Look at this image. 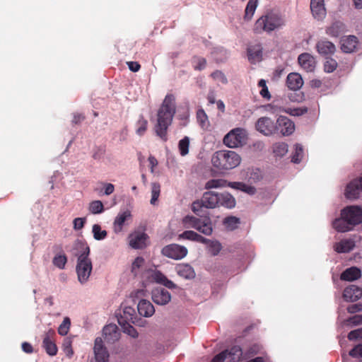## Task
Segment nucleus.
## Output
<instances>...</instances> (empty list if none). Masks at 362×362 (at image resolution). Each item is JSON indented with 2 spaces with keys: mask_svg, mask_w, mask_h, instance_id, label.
<instances>
[{
  "mask_svg": "<svg viewBox=\"0 0 362 362\" xmlns=\"http://www.w3.org/2000/svg\"><path fill=\"white\" fill-rule=\"evenodd\" d=\"M176 112L175 98L173 94H168L157 112L154 132L162 141L168 140V129L171 125Z\"/></svg>",
  "mask_w": 362,
  "mask_h": 362,
  "instance_id": "f257e3e1",
  "label": "nucleus"
},
{
  "mask_svg": "<svg viewBox=\"0 0 362 362\" xmlns=\"http://www.w3.org/2000/svg\"><path fill=\"white\" fill-rule=\"evenodd\" d=\"M76 249L78 250L75 254L77 257L76 272L78 281L83 284L88 281L93 269L92 262L89 258L90 247L87 243L78 240Z\"/></svg>",
  "mask_w": 362,
  "mask_h": 362,
  "instance_id": "f03ea898",
  "label": "nucleus"
},
{
  "mask_svg": "<svg viewBox=\"0 0 362 362\" xmlns=\"http://www.w3.org/2000/svg\"><path fill=\"white\" fill-rule=\"evenodd\" d=\"M240 156L233 151L221 150L216 151L211 157L213 166L218 170H229L240 163Z\"/></svg>",
  "mask_w": 362,
  "mask_h": 362,
  "instance_id": "7ed1b4c3",
  "label": "nucleus"
},
{
  "mask_svg": "<svg viewBox=\"0 0 362 362\" xmlns=\"http://www.w3.org/2000/svg\"><path fill=\"white\" fill-rule=\"evenodd\" d=\"M184 226L187 228H194L205 235L213 233L212 221L209 216L197 218L193 216H186L182 219Z\"/></svg>",
  "mask_w": 362,
  "mask_h": 362,
  "instance_id": "20e7f679",
  "label": "nucleus"
},
{
  "mask_svg": "<svg viewBox=\"0 0 362 362\" xmlns=\"http://www.w3.org/2000/svg\"><path fill=\"white\" fill-rule=\"evenodd\" d=\"M219 193L213 191L205 192L201 199L194 201L192 204V210L197 215H200L203 209H214L218 207Z\"/></svg>",
  "mask_w": 362,
  "mask_h": 362,
  "instance_id": "39448f33",
  "label": "nucleus"
},
{
  "mask_svg": "<svg viewBox=\"0 0 362 362\" xmlns=\"http://www.w3.org/2000/svg\"><path fill=\"white\" fill-rule=\"evenodd\" d=\"M246 131L235 128L230 131L223 138V144L228 148H233L243 146L246 143Z\"/></svg>",
  "mask_w": 362,
  "mask_h": 362,
  "instance_id": "423d86ee",
  "label": "nucleus"
},
{
  "mask_svg": "<svg viewBox=\"0 0 362 362\" xmlns=\"http://www.w3.org/2000/svg\"><path fill=\"white\" fill-rule=\"evenodd\" d=\"M282 25V20L276 15H269L259 18L255 25V31L261 32L262 30L270 32Z\"/></svg>",
  "mask_w": 362,
  "mask_h": 362,
  "instance_id": "0eeeda50",
  "label": "nucleus"
},
{
  "mask_svg": "<svg viewBox=\"0 0 362 362\" xmlns=\"http://www.w3.org/2000/svg\"><path fill=\"white\" fill-rule=\"evenodd\" d=\"M229 187L234 189L249 194V185L241 182H228L224 179H211L205 184V189L222 188Z\"/></svg>",
  "mask_w": 362,
  "mask_h": 362,
  "instance_id": "6e6552de",
  "label": "nucleus"
},
{
  "mask_svg": "<svg viewBox=\"0 0 362 362\" xmlns=\"http://www.w3.org/2000/svg\"><path fill=\"white\" fill-rule=\"evenodd\" d=\"M188 250L186 247L173 243L163 247L161 254L168 258L180 260L187 256Z\"/></svg>",
  "mask_w": 362,
  "mask_h": 362,
  "instance_id": "1a4fd4ad",
  "label": "nucleus"
},
{
  "mask_svg": "<svg viewBox=\"0 0 362 362\" xmlns=\"http://www.w3.org/2000/svg\"><path fill=\"white\" fill-rule=\"evenodd\" d=\"M340 215L346 218L354 227L362 223V209L358 206H349L341 211Z\"/></svg>",
  "mask_w": 362,
  "mask_h": 362,
  "instance_id": "9d476101",
  "label": "nucleus"
},
{
  "mask_svg": "<svg viewBox=\"0 0 362 362\" xmlns=\"http://www.w3.org/2000/svg\"><path fill=\"white\" fill-rule=\"evenodd\" d=\"M256 129L265 136H270L278 131L276 122L267 117L259 118L255 124Z\"/></svg>",
  "mask_w": 362,
  "mask_h": 362,
  "instance_id": "9b49d317",
  "label": "nucleus"
},
{
  "mask_svg": "<svg viewBox=\"0 0 362 362\" xmlns=\"http://www.w3.org/2000/svg\"><path fill=\"white\" fill-rule=\"evenodd\" d=\"M116 316L120 326L126 325L128 323L134 324L136 321V311L131 306H124L122 310L117 313Z\"/></svg>",
  "mask_w": 362,
  "mask_h": 362,
  "instance_id": "f8f14e48",
  "label": "nucleus"
},
{
  "mask_svg": "<svg viewBox=\"0 0 362 362\" xmlns=\"http://www.w3.org/2000/svg\"><path fill=\"white\" fill-rule=\"evenodd\" d=\"M93 351L95 362H108L109 354L100 337L95 339Z\"/></svg>",
  "mask_w": 362,
  "mask_h": 362,
  "instance_id": "ddd939ff",
  "label": "nucleus"
},
{
  "mask_svg": "<svg viewBox=\"0 0 362 362\" xmlns=\"http://www.w3.org/2000/svg\"><path fill=\"white\" fill-rule=\"evenodd\" d=\"M151 298L156 304L165 305L170 301L171 295L163 288H156L151 292Z\"/></svg>",
  "mask_w": 362,
  "mask_h": 362,
  "instance_id": "4468645a",
  "label": "nucleus"
},
{
  "mask_svg": "<svg viewBox=\"0 0 362 362\" xmlns=\"http://www.w3.org/2000/svg\"><path fill=\"white\" fill-rule=\"evenodd\" d=\"M276 125L283 136H289L295 130L294 123L288 117L280 116L276 120Z\"/></svg>",
  "mask_w": 362,
  "mask_h": 362,
  "instance_id": "2eb2a0df",
  "label": "nucleus"
},
{
  "mask_svg": "<svg viewBox=\"0 0 362 362\" xmlns=\"http://www.w3.org/2000/svg\"><path fill=\"white\" fill-rule=\"evenodd\" d=\"M298 64L307 72L314 71L316 62L314 57L308 53H303L298 56Z\"/></svg>",
  "mask_w": 362,
  "mask_h": 362,
  "instance_id": "dca6fc26",
  "label": "nucleus"
},
{
  "mask_svg": "<svg viewBox=\"0 0 362 362\" xmlns=\"http://www.w3.org/2000/svg\"><path fill=\"white\" fill-rule=\"evenodd\" d=\"M103 333L105 340L108 343H114L119 339L120 336L117 326L114 324L105 326L103 329Z\"/></svg>",
  "mask_w": 362,
  "mask_h": 362,
  "instance_id": "f3484780",
  "label": "nucleus"
},
{
  "mask_svg": "<svg viewBox=\"0 0 362 362\" xmlns=\"http://www.w3.org/2000/svg\"><path fill=\"white\" fill-rule=\"evenodd\" d=\"M343 297L346 301H356L362 298V288L356 285H351L344 289Z\"/></svg>",
  "mask_w": 362,
  "mask_h": 362,
  "instance_id": "a211bd4d",
  "label": "nucleus"
},
{
  "mask_svg": "<svg viewBox=\"0 0 362 362\" xmlns=\"http://www.w3.org/2000/svg\"><path fill=\"white\" fill-rule=\"evenodd\" d=\"M153 280L157 284H161L169 289L178 288L177 284L168 279L167 276L159 270H155L151 274Z\"/></svg>",
  "mask_w": 362,
  "mask_h": 362,
  "instance_id": "6ab92c4d",
  "label": "nucleus"
},
{
  "mask_svg": "<svg viewBox=\"0 0 362 362\" xmlns=\"http://www.w3.org/2000/svg\"><path fill=\"white\" fill-rule=\"evenodd\" d=\"M310 10L315 18H324L326 15L324 0H310Z\"/></svg>",
  "mask_w": 362,
  "mask_h": 362,
  "instance_id": "aec40b11",
  "label": "nucleus"
},
{
  "mask_svg": "<svg viewBox=\"0 0 362 362\" xmlns=\"http://www.w3.org/2000/svg\"><path fill=\"white\" fill-rule=\"evenodd\" d=\"M175 269L179 276L185 279H193L196 276L194 268L189 264H178Z\"/></svg>",
  "mask_w": 362,
  "mask_h": 362,
  "instance_id": "412c9836",
  "label": "nucleus"
},
{
  "mask_svg": "<svg viewBox=\"0 0 362 362\" xmlns=\"http://www.w3.org/2000/svg\"><path fill=\"white\" fill-rule=\"evenodd\" d=\"M303 80L300 74L296 72L290 73L286 78V86L290 90H298L303 85Z\"/></svg>",
  "mask_w": 362,
  "mask_h": 362,
  "instance_id": "4be33fe9",
  "label": "nucleus"
},
{
  "mask_svg": "<svg viewBox=\"0 0 362 362\" xmlns=\"http://www.w3.org/2000/svg\"><path fill=\"white\" fill-rule=\"evenodd\" d=\"M148 235L145 233H137L129 235V245L134 249H142L146 246Z\"/></svg>",
  "mask_w": 362,
  "mask_h": 362,
  "instance_id": "5701e85b",
  "label": "nucleus"
},
{
  "mask_svg": "<svg viewBox=\"0 0 362 362\" xmlns=\"http://www.w3.org/2000/svg\"><path fill=\"white\" fill-rule=\"evenodd\" d=\"M53 334H54V331L49 329L45 335L42 341V346L45 349L46 353L52 356H55L57 353V347L50 339V335Z\"/></svg>",
  "mask_w": 362,
  "mask_h": 362,
  "instance_id": "b1692460",
  "label": "nucleus"
},
{
  "mask_svg": "<svg viewBox=\"0 0 362 362\" xmlns=\"http://www.w3.org/2000/svg\"><path fill=\"white\" fill-rule=\"evenodd\" d=\"M132 214L130 211L125 210L123 211H120L116 218H115L113 223V229L115 233H119L122 230L123 226L124 225L125 221L131 218Z\"/></svg>",
  "mask_w": 362,
  "mask_h": 362,
  "instance_id": "393cba45",
  "label": "nucleus"
},
{
  "mask_svg": "<svg viewBox=\"0 0 362 362\" xmlns=\"http://www.w3.org/2000/svg\"><path fill=\"white\" fill-rule=\"evenodd\" d=\"M138 313L140 315L149 317L155 313V308L152 303L147 300L141 299L137 305Z\"/></svg>",
  "mask_w": 362,
  "mask_h": 362,
  "instance_id": "a878e982",
  "label": "nucleus"
},
{
  "mask_svg": "<svg viewBox=\"0 0 362 362\" xmlns=\"http://www.w3.org/2000/svg\"><path fill=\"white\" fill-rule=\"evenodd\" d=\"M218 207L223 206L226 209H233L235 206L236 201L234 197L228 192L219 193Z\"/></svg>",
  "mask_w": 362,
  "mask_h": 362,
  "instance_id": "bb28decb",
  "label": "nucleus"
},
{
  "mask_svg": "<svg viewBox=\"0 0 362 362\" xmlns=\"http://www.w3.org/2000/svg\"><path fill=\"white\" fill-rule=\"evenodd\" d=\"M332 227L339 233H345L350 231L353 229L352 225L344 218L341 216L340 218H335L332 223Z\"/></svg>",
  "mask_w": 362,
  "mask_h": 362,
  "instance_id": "cd10ccee",
  "label": "nucleus"
},
{
  "mask_svg": "<svg viewBox=\"0 0 362 362\" xmlns=\"http://www.w3.org/2000/svg\"><path fill=\"white\" fill-rule=\"evenodd\" d=\"M211 54L216 63L225 62L229 57V53L224 47H214Z\"/></svg>",
  "mask_w": 362,
  "mask_h": 362,
  "instance_id": "c85d7f7f",
  "label": "nucleus"
},
{
  "mask_svg": "<svg viewBox=\"0 0 362 362\" xmlns=\"http://www.w3.org/2000/svg\"><path fill=\"white\" fill-rule=\"evenodd\" d=\"M355 247V242L351 239H344L334 245V250L338 253H346Z\"/></svg>",
  "mask_w": 362,
  "mask_h": 362,
  "instance_id": "c756f323",
  "label": "nucleus"
},
{
  "mask_svg": "<svg viewBox=\"0 0 362 362\" xmlns=\"http://www.w3.org/2000/svg\"><path fill=\"white\" fill-rule=\"evenodd\" d=\"M361 276V270L356 267H352L344 271L340 276V279L344 281H352L359 279Z\"/></svg>",
  "mask_w": 362,
  "mask_h": 362,
  "instance_id": "7c9ffc66",
  "label": "nucleus"
},
{
  "mask_svg": "<svg viewBox=\"0 0 362 362\" xmlns=\"http://www.w3.org/2000/svg\"><path fill=\"white\" fill-rule=\"evenodd\" d=\"M223 351H226L225 362H239L243 355L242 349L239 346H233L230 350Z\"/></svg>",
  "mask_w": 362,
  "mask_h": 362,
  "instance_id": "2f4dec72",
  "label": "nucleus"
},
{
  "mask_svg": "<svg viewBox=\"0 0 362 362\" xmlns=\"http://www.w3.org/2000/svg\"><path fill=\"white\" fill-rule=\"evenodd\" d=\"M356 182H357L353 180L346 186L345 196L347 199H355L358 198L361 190L359 188L358 184Z\"/></svg>",
  "mask_w": 362,
  "mask_h": 362,
  "instance_id": "473e14b6",
  "label": "nucleus"
},
{
  "mask_svg": "<svg viewBox=\"0 0 362 362\" xmlns=\"http://www.w3.org/2000/svg\"><path fill=\"white\" fill-rule=\"evenodd\" d=\"M196 118L197 123L202 129L206 130L209 129L210 123L208 115L204 109L199 108L197 110L196 112Z\"/></svg>",
  "mask_w": 362,
  "mask_h": 362,
  "instance_id": "72a5a7b5",
  "label": "nucleus"
},
{
  "mask_svg": "<svg viewBox=\"0 0 362 362\" xmlns=\"http://www.w3.org/2000/svg\"><path fill=\"white\" fill-rule=\"evenodd\" d=\"M288 144L284 142H276L272 146V151L274 156L283 157L288 153Z\"/></svg>",
  "mask_w": 362,
  "mask_h": 362,
  "instance_id": "f704fd0d",
  "label": "nucleus"
},
{
  "mask_svg": "<svg viewBox=\"0 0 362 362\" xmlns=\"http://www.w3.org/2000/svg\"><path fill=\"white\" fill-rule=\"evenodd\" d=\"M344 29V25L341 22L332 23L327 29V33L333 37H337Z\"/></svg>",
  "mask_w": 362,
  "mask_h": 362,
  "instance_id": "c9c22d12",
  "label": "nucleus"
},
{
  "mask_svg": "<svg viewBox=\"0 0 362 362\" xmlns=\"http://www.w3.org/2000/svg\"><path fill=\"white\" fill-rule=\"evenodd\" d=\"M223 223L226 229L228 230H233L238 227L240 221V218L233 216H230L225 218Z\"/></svg>",
  "mask_w": 362,
  "mask_h": 362,
  "instance_id": "e433bc0d",
  "label": "nucleus"
},
{
  "mask_svg": "<svg viewBox=\"0 0 362 362\" xmlns=\"http://www.w3.org/2000/svg\"><path fill=\"white\" fill-rule=\"evenodd\" d=\"M362 324V315H356L340 322L341 327H353Z\"/></svg>",
  "mask_w": 362,
  "mask_h": 362,
  "instance_id": "4c0bfd02",
  "label": "nucleus"
},
{
  "mask_svg": "<svg viewBox=\"0 0 362 362\" xmlns=\"http://www.w3.org/2000/svg\"><path fill=\"white\" fill-rule=\"evenodd\" d=\"M92 232L93 234V238L96 240H104L107 233L105 230H102L101 227L98 224H94L92 228Z\"/></svg>",
  "mask_w": 362,
  "mask_h": 362,
  "instance_id": "58836bf2",
  "label": "nucleus"
},
{
  "mask_svg": "<svg viewBox=\"0 0 362 362\" xmlns=\"http://www.w3.org/2000/svg\"><path fill=\"white\" fill-rule=\"evenodd\" d=\"M145 260L141 257H137L132 264V272L135 276L140 274L141 269L144 264Z\"/></svg>",
  "mask_w": 362,
  "mask_h": 362,
  "instance_id": "ea45409f",
  "label": "nucleus"
},
{
  "mask_svg": "<svg viewBox=\"0 0 362 362\" xmlns=\"http://www.w3.org/2000/svg\"><path fill=\"white\" fill-rule=\"evenodd\" d=\"M88 210L93 214H101L104 211L103 204L100 200L93 201L89 204Z\"/></svg>",
  "mask_w": 362,
  "mask_h": 362,
  "instance_id": "a19ab883",
  "label": "nucleus"
},
{
  "mask_svg": "<svg viewBox=\"0 0 362 362\" xmlns=\"http://www.w3.org/2000/svg\"><path fill=\"white\" fill-rule=\"evenodd\" d=\"M189 138L188 136H185L182 139L178 144V148L180 151V153L182 156H185L189 153Z\"/></svg>",
  "mask_w": 362,
  "mask_h": 362,
  "instance_id": "79ce46f5",
  "label": "nucleus"
},
{
  "mask_svg": "<svg viewBox=\"0 0 362 362\" xmlns=\"http://www.w3.org/2000/svg\"><path fill=\"white\" fill-rule=\"evenodd\" d=\"M337 65V62L335 59L329 57H325V61L324 62V70L325 72H333L334 70H336Z\"/></svg>",
  "mask_w": 362,
  "mask_h": 362,
  "instance_id": "37998d69",
  "label": "nucleus"
},
{
  "mask_svg": "<svg viewBox=\"0 0 362 362\" xmlns=\"http://www.w3.org/2000/svg\"><path fill=\"white\" fill-rule=\"evenodd\" d=\"M67 262V257L65 255H57L54 257L53 264L60 269H63Z\"/></svg>",
  "mask_w": 362,
  "mask_h": 362,
  "instance_id": "c03bdc74",
  "label": "nucleus"
},
{
  "mask_svg": "<svg viewBox=\"0 0 362 362\" xmlns=\"http://www.w3.org/2000/svg\"><path fill=\"white\" fill-rule=\"evenodd\" d=\"M71 326V320L69 317H65L58 327V333L62 336H65L69 332Z\"/></svg>",
  "mask_w": 362,
  "mask_h": 362,
  "instance_id": "a18cd8bd",
  "label": "nucleus"
},
{
  "mask_svg": "<svg viewBox=\"0 0 362 362\" xmlns=\"http://www.w3.org/2000/svg\"><path fill=\"white\" fill-rule=\"evenodd\" d=\"M222 249V245L218 240H211L208 245L209 252L213 255H217Z\"/></svg>",
  "mask_w": 362,
  "mask_h": 362,
  "instance_id": "49530a36",
  "label": "nucleus"
},
{
  "mask_svg": "<svg viewBox=\"0 0 362 362\" xmlns=\"http://www.w3.org/2000/svg\"><path fill=\"white\" fill-rule=\"evenodd\" d=\"M303 155V146L300 144H296L295 145V152L292 156L291 161L294 163H299L302 158Z\"/></svg>",
  "mask_w": 362,
  "mask_h": 362,
  "instance_id": "de8ad7c7",
  "label": "nucleus"
},
{
  "mask_svg": "<svg viewBox=\"0 0 362 362\" xmlns=\"http://www.w3.org/2000/svg\"><path fill=\"white\" fill-rule=\"evenodd\" d=\"M160 192V186L157 182H153L151 184V204H154L155 202L158 200Z\"/></svg>",
  "mask_w": 362,
  "mask_h": 362,
  "instance_id": "09e8293b",
  "label": "nucleus"
},
{
  "mask_svg": "<svg viewBox=\"0 0 362 362\" xmlns=\"http://www.w3.org/2000/svg\"><path fill=\"white\" fill-rule=\"evenodd\" d=\"M211 77L216 81L220 82L222 84L228 83L226 76L220 70H216L211 74Z\"/></svg>",
  "mask_w": 362,
  "mask_h": 362,
  "instance_id": "8fccbe9b",
  "label": "nucleus"
},
{
  "mask_svg": "<svg viewBox=\"0 0 362 362\" xmlns=\"http://www.w3.org/2000/svg\"><path fill=\"white\" fill-rule=\"evenodd\" d=\"M283 111L292 116H300L308 112V108L305 107L296 108H285L283 109Z\"/></svg>",
  "mask_w": 362,
  "mask_h": 362,
  "instance_id": "3c124183",
  "label": "nucleus"
},
{
  "mask_svg": "<svg viewBox=\"0 0 362 362\" xmlns=\"http://www.w3.org/2000/svg\"><path fill=\"white\" fill-rule=\"evenodd\" d=\"M258 85L260 88H262L261 90L259 91L261 96L264 98L269 100L271 98V94L268 90L266 81L264 79H261L259 81Z\"/></svg>",
  "mask_w": 362,
  "mask_h": 362,
  "instance_id": "603ef678",
  "label": "nucleus"
},
{
  "mask_svg": "<svg viewBox=\"0 0 362 362\" xmlns=\"http://www.w3.org/2000/svg\"><path fill=\"white\" fill-rule=\"evenodd\" d=\"M137 124H138V128L136 129V134L141 136L146 131L148 122L146 119H145L144 118L143 116H141Z\"/></svg>",
  "mask_w": 362,
  "mask_h": 362,
  "instance_id": "864d4df0",
  "label": "nucleus"
},
{
  "mask_svg": "<svg viewBox=\"0 0 362 362\" xmlns=\"http://www.w3.org/2000/svg\"><path fill=\"white\" fill-rule=\"evenodd\" d=\"M132 323H128L126 325L121 326L123 329L124 332L133 338H137L139 333L136 329L132 325Z\"/></svg>",
  "mask_w": 362,
  "mask_h": 362,
  "instance_id": "5fc2aeb1",
  "label": "nucleus"
},
{
  "mask_svg": "<svg viewBox=\"0 0 362 362\" xmlns=\"http://www.w3.org/2000/svg\"><path fill=\"white\" fill-rule=\"evenodd\" d=\"M341 45H356L358 38L355 35L344 36L341 39Z\"/></svg>",
  "mask_w": 362,
  "mask_h": 362,
  "instance_id": "6e6d98bb",
  "label": "nucleus"
},
{
  "mask_svg": "<svg viewBox=\"0 0 362 362\" xmlns=\"http://www.w3.org/2000/svg\"><path fill=\"white\" fill-rule=\"evenodd\" d=\"M194 63V69L198 71L203 70L206 66V60L203 57H195Z\"/></svg>",
  "mask_w": 362,
  "mask_h": 362,
  "instance_id": "4d7b16f0",
  "label": "nucleus"
},
{
  "mask_svg": "<svg viewBox=\"0 0 362 362\" xmlns=\"http://www.w3.org/2000/svg\"><path fill=\"white\" fill-rule=\"evenodd\" d=\"M62 348L66 355L69 357H71L74 352L71 348V341L69 338H66L62 344Z\"/></svg>",
  "mask_w": 362,
  "mask_h": 362,
  "instance_id": "13d9d810",
  "label": "nucleus"
},
{
  "mask_svg": "<svg viewBox=\"0 0 362 362\" xmlns=\"http://www.w3.org/2000/svg\"><path fill=\"white\" fill-rule=\"evenodd\" d=\"M177 118L180 119V120H182L183 121V125L185 126L187 125V122H188V120H189V108L187 107V108H185L183 110V112H179L177 115Z\"/></svg>",
  "mask_w": 362,
  "mask_h": 362,
  "instance_id": "bf43d9fd",
  "label": "nucleus"
},
{
  "mask_svg": "<svg viewBox=\"0 0 362 362\" xmlns=\"http://www.w3.org/2000/svg\"><path fill=\"white\" fill-rule=\"evenodd\" d=\"M362 338V328L351 331L348 334V339L351 341Z\"/></svg>",
  "mask_w": 362,
  "mask_h": 362,
  "instance_id": "052dcab7",
  "label": "nucleus"
},
{
  "mask_svg": "<svg viewBox=\"0 0 362 362\" xmlns=\"http://www.w3.org/2000/svg\"><path fill=\"white\" fill-rule=\"evenodd\" d=\"M318 52L322 55L332 54L335 52V47H317Z\"/></svg>",
  "mask_w": 362,
  "mask_h": 362,
  "instance_id": "680f3d73",
  "label": "nucleus"
},
{
  "mask_svg": "<svg viewBox=\"0 0 362 362\" xmlns=\"http://www.w3.org/2000/svg\"><path fill=\"white\" fill-rule=\"evenodd\" d=\"M86 218H76L74 219V228L76 230H81L83 228L84 224L86 223Z\"/></svg>",
  "mask_w": 362,
  "mask_h": 362,
  "instance_id": "e2e57ef3",
  "label": "nucleus"
},
{
  "mask_svg": "<svg viewBox=\"0 0 362 362\" xmlns=\"http://www.w3.org/2000/svg\"><path fill=\"white\" fill-rule=\"evenodd\" d=\"M196 232L193 230H185L179 235V239H185L189 240H194Z\"/></svg>",
  "mask_w": 362,
  "mask_h": 362,
  "instance_id": "0e129e2a",
  "label": "nucleus"
},
{
  "mask_svg": "<svg viewBox=\"0 0 362 362\" xmlns=\"http://www.w3.org/2000/svg\"><path fill=\"white\" fill-rule=\"evenodd\" d=\"M349 355L352 357L362 358V344L356 346L349 351Z\"/></svg>",
  "mask_w": 362,
  "mask_h": 362,
  "instance_id": "69168bd1",
  "label": "nucleus"
},
{
  "mask_svg": "<svg viewBox=\"0 0 362 362\" xmlns=\"http://www.w3.org/2000/svg\"><path fill=\"white\" fill-rule=\"evenodd\" d=\"M347 311L351 314L362 311V303H356L349 305L347 308Z\"/></svg>",
  "mask_w": 362,
  "mask_h": 362,
  "instance_id": "338daca9",
  "label": "nucleus"
},
{
  "mask_svg": "<svg viewBox=\"0 0 362 362\" xmlns=\"http://www.w3.org/2000/svg\"><path fill=\"white\" fill-rule=\"evenodd\" d=\"M226 357V351H221L218 354L216 355L211 362H225Z\"/></svg>",
  "mask_w": 362,
  "mask_h": 362,
  "instance_id": "774afa93",
  "label": "nucleus"
}]
</instances>
